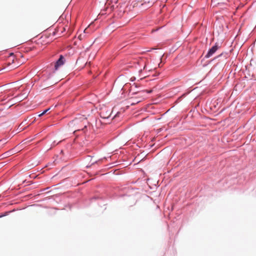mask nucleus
Listing matches in <instances>:
<instances>
[{
  "instance_id": "nucleus-7",
  "label": "nucleus",
  "mask_w": 256,
  "mask_h": 256,
  "mask_svg": "<svg viewBox=\"0 0 256 256\" xmlns=\"http://www.w3.org/2000/svg\"><path fill=\"white\" fill-rule=\"evenodd\" d=\"M144 70H148V71L150 70V69H148V67H147V66L146 65H144Z\"/></svg>"
},
{
  "instance_id": "nucleus-6",
  "label": "nucleus",
  "mask_w": 256,
  "mask_h": 256,
  "mask_svg": "<svg viewBox=\"0 0 256 256\" xmlns=\"http://www.w3.org/2000/svg\"><path fill=\"white\" fill-rule=\"evenodd\" d=\"M141 102V100H135L132 103L131 105H134L138 103Z\"/></svg>"
},
{
  "instance_id": "nucleus-3",
  "label": "nucleus",
  "mask_w": 256,
  "mask_h": 256,
  "mask_svg": "<svg viewBox=\"0 0 256 256\" xmlns=\"http://www.w3.org/2000/svg\"><path fill=\"white\" fill-rule=\"evenodd\" d=\"M66 31V28H62V29H61L60 28H59L53 32L52 33V36H55L56 34H58L59 35H60L64 32Z\"/></svg>"
},
{
  "instance_id": "nucleus-9",
  "label": "nucleus",
  "mask_w": 256,
  "mask_h": 256,
  "mask_svg": "<svg viewBox=\"0 0 256 256\" xmlns=\"http://www.w3.org/2000/svg\"><path fill=\"white\" fill-rule=\"evenodd\" d=\"M142 71V70H139L140 72H141Z\"/></svg>"
},
{
  "instance_id": "nucleus-10",
  "label": "nucleus",
  "mask_w": 256,
  "mask_h": 256,
  "mask_svg": "<svg viewBox=\"0 0 256 256\" xmlns=\"http://www.w3.org/2000/svg\"><path fill=\"white\" fill-rule=\"evenodd\" d=\"M221 55H222V54H220V55H219V56H218V57H220Z\"/></svg>"
},
{
  "instance_id": "nucleus-5",
  "label": "nucleus",
  "mask_w": 256,
  "mask_h": 256,
  "mask_svg": "<svg viewBox=\"0 0 256 256\" xmlns=\"http://www.w3.org/2000/svg\"><path fill=\"white\" fill-rule=\"evenodd\" d=\"M50 108H49L44 110L41 114H38V116H41L44 115V114H46L50 110Z\"/></svg>"
},
{
  "instance_id": "nucleus-1",
  "label": "nucleus",
  "mask_w": 256,
  "mask_h": 256,
  "mask_svg": "<svg viewBox=\"0 0 256 256\" xmlns=\"http://www.w3.org/2000/svg\"><path fill=\"white\" fill-rule=\"evenodd\" d=\"M219 48L218 44L216 43L215 44L208 50L207 54L204 56V58H208L212 56L217 51Z\"/></svg>"
},
{
  "instance_id": "nucleus-4",
  "label": "nucleus",
  "mask_w": 256,
  "mask_h": 256,
  "mask_svg": "<svg viewBox=\"0 0 256 256\" xmlns=\"http://www.w3.org/2000/svg\"><path fill=\"white\" fill-rule=\"evenodd\" d=\"M110 113L107 114V111L104 112V110H102L100 113V116L102 119H108L110 116Z\"/></svg>"
},
{
  "instance_id": "nucleus-2",
  "label": "nucleus",
  "mask_w": 256,
  "mask_h": 256,
  "mask_svg": "<svg viewBox=\"0 0 256 256\" xmlns=\"http://www.w3.org/2000/svg\"><path fill=\"white\" fill-rule=\"evenodd\" d=\"M66 62L64 58L62 55L60 56L59 58L56 60L54 64L55 70H56L62 66L64 65Z\"/></svg>"
},
{
  "instance_id": "nucleus-11",
  "label": "nucleus",
  "mask_w": 256,
  "mask_h": 256,
  "mask_svg": "<svg viewBox=\"0 0 256 256\" xmlns=\"http://www.w3.org/2000/svg\"><path fill=\"white\" fill-rule=\"evenodd\" d=\"M3 216H0V218L2 217Z\"/></svg>"
},
{
  "instance_id": "nucleus-8",
  "label": "nucleus",
  "mask_w": 256,
  "mask_h": 256,
  "mask_svg": "<svg viewBox=\"0 0 256 256\" xmlns=\"http://www.w3.org/2000/svg\"><path fill=\"white\" fill-rule=\"evenodd\" d=\"M138 94V92H132V94Z\"/></svg>"
}]
</instances>
